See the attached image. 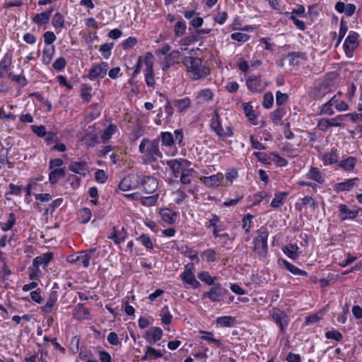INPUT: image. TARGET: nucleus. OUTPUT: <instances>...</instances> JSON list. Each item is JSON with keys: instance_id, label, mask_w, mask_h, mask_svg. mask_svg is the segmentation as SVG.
Here are the masks:
<instances>
[{"instance_id": "27", "label": "nucleus", "mask_w": 362, "mask_h": 362, "mask_svg": "<svg viewBox=\"0 0 362 362\" xmlns=\"http://www.w3.org/2000/svg\"><path fill=\"white\" fill-rule=\"evenodd\" d=\"M57 301V293L53 291L50 293L48 299L46 301L45 305L41 309L45 313H50L52 311L54 306L56 305Z\"/></svg>"}, {"instance_id": "35", "label": "nucleus", "mask_w": 362, "mask_h": 362, "mask_svg": "<svg viewBox=\"0 0 362 362\" xmlns=\"http://www.w3.org/2000/svg\"><path fill=\"white\" fill-rule=\"evenodd\" d=\"M221 178L218 175H213L208 177H203L201 180L207 187H214L219 185L221 182Z\"/></svg>"}, {"instance_id": "28", "label": "nucleus", "mask_w": 362, "mask_h": 362, "mask_svg": "<svg viewBox=\"0 0 362 362\" xmlns=\"http://www.w3.org/2000/svg\"><path fill=\"white\" fill-rule=\"evenodd\" d=\"M306 177L317 182L319 184H322L325 182V177L321 174L320 170L315 167H311L310 170L306 174Z\"/></svg>"}, {"instance_id": "6", "label": "nucleus", "mask_w": 362, "mask_h": 362, "mask_svg": "<svg viewBox=\"0 0 362 362\" xmlns=\"http://www.w3.org/2000/svg\"><path fill=\"white\" fill-rule=\"evenodd\" d=\"M207 292L202 295L203 298H209L211 302L220 301L224 296L228 293V291L223 288L221 284H214Z\"/></svg>"}, {"instance_id": "19", "label": "nucleus", "mask_w": 362, "mask_h": 362, "mask_svg": "<svg viewBox=\"0 0 362 362\" xmlns=\"http://www.w3.org/2000/svg\"><path fill=\"white\" fill-rule=\"evenodd\" d=\"M358 181L357 177L347 179L342 182L336 183L334 185V190L337 192L349 191Z\"/></svg>"}, {"instance_id": "4", "label": "nucleus", "mask_w": 362, "mask_h": 362, "mask_svg": "<svg viewBox=\"0 0 362 362\" xmlns=\"http://www.w3.org/2000/svg\"><path fill=\"white\" fill-rule=\"evenodd\" d=\"M269 316L278 326L280 333L284 334L290 321L286 312L279 308H273L269 311Z\"/></svg>"}, {"instance_id": "41", "label": "nucleus", "mask_w": 362, "mask_h": 362, "mask_svg": "<svg viewBox=\"0 0 362 362\" xmlns=\"http://www.w3.org/2000/svg\"><path fill=\"white\" fill-rule=\"evenodd\" d=\"M92 87L86 83L82 84L81 88V97L85 102H89L91 100Z\"/></svg>"}, {"instance_id": "26", "label": "nucleus", "mask_w": 362, "mask_h": 362, "mask_svg": "<svg viewBox=\"0 0 362 362\" xmlns=\"http://www.w3.org/2000/svg\"><path fill=\"white\" fill-rule=\"evenodd\" d=\"M299 247L296 244H288L285 245L282 250L284 253L291 259H296L299 257Z\"/></svg>"}, {"instance_id": "12", "label": "nucleus", "mask_w": 362, "mask_h": 362, "mask_svg": "<svg viewBox=\"0 0 362 362\" xmlns=\"http://www.w3.org/2000/svg\"><path fill=\"white\" fill-rule=\"evenodd\" d=\"M140 187L146 194L154 193L158 187V180L152 176L141 175Z\"/></svg>"}, {"instance_id": "55", "label": "nucleus", "mask_w": 362, "mask_h": 362, "mask_svg": "<svg viewBox=\"0 0 362 362\" xmlns=\"http://www.w3.org/2000/svg\"><path fill=\"white\" fill-rule=\"evenodd\" d=\"M199 40L197 33H192L180 41L181 45H189Z\"/></svg>"}, {"instance_id": "50", "label": "nucleus", "mask_w": 362, "mask_h": 362, "mask_svg": "<svg viewBox=\"0 0 362 362\" xmlns=\"http://www.w3.org/2000/svg\"><path fill=\"white\" fill-rule=\"evenodd\" d=\"M137 241H139L146 249L151 250L153 247L150 237L146 234H142L136 238Z\"/></svg>"}, {"instance_id": "11", "label": "nucleus", "mask_w": 362, "mask_h": 362, "mask_svg": "<svg viewBox=\"0 0 362 362\" xmlns=\"http://www.w3.org/2000/svg\"><path fill=\"white\" fill-rule=\"evenodd\" d=\"M194 269L193 264H187L185 267L184 272L180 274V278L184 282L191 286L192 288H197L200 286V283L196 279L194 275Z\"/></svg>"}, {"instance_id": "2", "label": "nucleus", "mask_w": 362, "mask_h": 362, "mask_svg": "<svg viewBox=\"0 0 362 362\" xmlns=\"http://www.w3.org/2000/svg\"><path fill=\"white\" fill-rule=\"evenodd\" d=\"M258 235L253 240L254 250L261 257H265L268 252L267 239L269 232L266 227L257 230Z\"/></svg>"}, {"instance_id": "17", "label": "nucleus", "mask_w": 362, "mask_h": 362, "mask_svg": "<svg viewBox=\"0 0 362 362\" xmlns=\"http://www.w3.org/2000/svg\"><path fill=\"white\" fill-rule=\"evenodd\" d=\"M180 57V52L178 50L172 51L168 54L162 62V69L168 70L174 63H175Z\"/></svg>"}, {"instance_id": "10", "label": "nucleus", "mask_w": 362, "mask_h": 362, "mask_svg": "<svg viewBox=\"0 0 362 362\" xmlns=\"http://www.w3.org/2000/svg\"><path fill=\"white\" fill-rule=\"evenodd\" d=\"M167 165L170 168L175 177H179L182 171L187 170L189 162L186 159H171L167 161Z\"/></svg>"}, {"instance_id": "43", "label": "nucleus", "mask_w": 362, "mask_h": 362, "mask_svg": "<svg viewBox=\"0 0 362 362\" xmlns=\"http://www.w3.org/2000/svg\"><path fill=\"white\" fill-rule=\"evenodd\" d=\"M91 216V210L88 208H83L78 212L79 221L83 224L86 223L90 220Z\"/></svg>"}, {"instance_id": "40", "label": "nucleus", "mask_w": 362, "mask_h": 362, "mask_svg": "<svg viewBox=\"0 0 362 362\" xmlns=\"http://www.w3.org/2000/svg\"><path fill=\"white\" fill-rule=\"evenodd\" d=\"M338 156L337 150L332 149L330 152L326 153L323 156L324 165H332L337 163Z\"/></svg>"}, {"instance_id": "63", "label": "nucleus", "mask_w": 362, "mask_h": 362, "mask_svg": "<svg viewBox=\"0 0 362 362\" xmlns=\"http://www.w3.org/2000/svg\"><path fill=\"white\" fill-rule=\"evenodd\" d=\"M288 100V95L286 93H283L278 90L276 93V103L281 107L283 104L286 103Z\"/></svg>"}, {"instance_id": "9", "label": "nucleus", "mask_w": 362, "mask_h": 362, "mask_svg": "<svg viewBox=\"0 0 362 362\" xmlns=\"http://www.w3.org/2000/svg\"><path fill=\"white\" fill-rule=\"evenodd\" d=\"M358 34L357 33L351 31L345 39L343 48L346 57L349 58L353 57L354 50L358 46Z\"/></svg>"}, {"instance_id": "34", "label": "nucleus", "mask_w": 362, "mask_h": 362, "mask_svg": "<svg viewBox=\"0 0 362 362\" xmlns=\"http://www.w3.org/2000/svg\"><path fill=\"white\" fill-rule=\"evenodd\" d=\"M214 94L212 91L209 89H203L197 93V99L199 103H204L212 100Z\"/></svg>"}, {"instance_id": "54", "label": "nucleus", "mask_w": 362, "mask_h": 362, "mask_svg": "<svg viewBox=\"0 0 362 362\" xmlns=\"http://www.w3.org/2000/svg\"><path fill=\"white\" fill-rule=\"evenodd\" d=\"M243 109L246 117L250 121H255L257 118L253 107L248 103H243Z\"/></svg>"}, {"instance_id": "45", "label": "nucleus", "mask_w": 362, "mask_h": 362, "mask_svg": "<svg viewBox=\"0 0 362 362\" xmlns=\"http://www.w3.org/2000/svg\"><path fill=\"white\" fill-rule=\"evenodd\" d=\"M49 18L48 13L42 12L36 14L33 21L37 25H44L49 22Z\"/></svg>"}, {"instance_id": "24", "label": "nucleus", "mask_w": 362, "mask_h": 362, "mask_svg": "<svg viewBox=\"0 0 362 362\" xmlns=\"http://www.w3.org/2000/svg\"><path fill=\"white\" fill-rule=\"evenodd\" d=\"M329 103L338 111H346L349 110V105L344 100H341V93L335 94L330 100Z\"/></svg>"}, {"instance_id": "8", "label": "nucleus", "mask_w": 362, "mask_h": 362, "mask_svg": "<svg viewBox=\"0 0 362 362\" xmlns=\"http://www.w3.org/2000/svg\"><path fill=\"white\" fill-rule=\"evenodd\" d=\"M95 251V248H93L86 251H81L77 254L69 255L66 259L70 263L81 262L84 267H88L90 264V259H91L92 254Z\"/></svg>"}, {"instance_id": "52", "label": "nucleus", "mask_w": 362, "mask_h": 362, "mask_svg": "<svg viewBox=\"0 0 362 362\" xmlns=\"http://www.w3.org/2000/svg\"><path fill=\"white\" fill-rule=\"evenodd\" d=\"M158 194H155L148 197H144L140 199L141 203L144 206H153L157 202Z\"/></svg>"}, {"instance_id": "57", "label": "nucleus", "mask_w": 362, "mask_h": 362, "mask_svg": "<svg viewBox=\"0 0 362 362\" xmlns=\"http://www.w3.org/2000/svg\"><path fill=\"white\" fill-rule=\"evenodd\" d=\"M198 278L208 285L211 286L215 284V278L211 277L208 272H202L198 274Z\"/></svg>"}, {"instance_id": "47", "label": "nucleus", "mask_w": 362, "mask_h": 362, "mask_svg": "<svg viewBox=\"0 0 362 362\" xmlns=\"http://www.w3.org/2000/svg\"><path fill=\"white\" fill-rule=\"evenodd\" d=\"M200 333L202 334L201 337L202 339L212 342L218 347L221 346V341L219 339L214 338V334L212 332L201 331Z\"/></svg>"}, {"instance_id": "15", "label": "nucleus", "mask_w": 362, "mask_h": 362, "mask_svg": "<svg viewBox=\"0 0 362 362\" xmlns=\"http://www.w3.org/2000/svg\"><path fill=\"white\" fill-rule=\"evenodd\" d=\"M246 84L249 90L252 92H261L265 88V84L261 78L256 76H250L246 81Z\"/></svg>"}, {"instance_id": "62", "label": "nucleus", "mask_w": 362, "mask_h": 362, "mask_svg": "<svg viewBox=\"0 0 362 362\" xmlns=\"http://www.w3.org/2000/svg\"><path fill=\"white\" fill-rule=\"evenodd\" d=\"M112 47V43H105L100 46L99 50L103 52V55L105 58L108 59L111 54Z\"/></svg>"}, {"instance_id": "31", "label": "nucleus", "mask_w": 362, "mask_h": 362, "mask_svg": "<svg viewBox=\"0 0 362 362\" xmlns=\"http://www.w3.org/2000/svg\"><path fill=\"white\" fill-rule=\"evenodd\" d=\"M288 58L291 65L297 66L300 64V59H306V54L301 52H293L288 54Z\"/></svg>"}, {"instance_id": "53", "label": "nucleus", "mask_w": 362, "mask_h": 362, "mask_svg": "<svg viewBox=\"0 0 362 362\" xmlns=\"http://www.w3.org/2000/svg\"><path fill=\"white\" fill-rule=\"evenodd\" d=\"M163 356V354L161 351L156 350L151 346H147L144 358L148 357L151 358H158L162 357Z\"/></svg>"}, {"instance_id": "46", "label": "nucleus", "mask_w": 362, "mask_h": 362, "mask_svg": "<svg viewBox=\"0 0 362 362\" xmlns=\"http://www.w3.org/2000/svg\"><path fill=\"white\" fill-rule=\"evenodd\" d=\"M162 144L166 146H172L174 144L173 135L168 132H162L160 134V139Z\"/></svg>"}, {"instance_id": "21", "label": "nucleus", "mask_w": 362, "mask_h": 362, "mask_svg": "<svg viewBox=\"0 0 362 362\" xmlns=\"http://www.w3.org/2000/svg\"><path fill=\"white\" fill-rule=\"evenodd\" d=\"M339 217L340 219L344 221L346 219H353L358 216V210H351L348 208L345 204H340L339 206Z\"/></svg>"}, {"instance_id": "59", "label": "nucleus", "mask_w": 362, "mask_h": 362, "mask_svg": "<svg viewBox=\"0 0 362 362\" xmlns=\"http://www.w3.org/2000/svg\"><path fill=\"white\" fill-rule=\"evenodd\" d=\"M323 313L322 311L308 315L305 318V324L309 325L317 322L322 317Z\"/></svg>"}, {"instance_id": "48", "label": "nucleus", "mask_w": 362, "mask_h": 362, "mask_svg": "<svg viewBox=\"0 0 362 362\" xmlns=\"http://www.w3.org/2000/svg\"><path fill=\"white\" fill-rule=\"evenodd\" d=\"M16 223V217L13 213H10L8 214V218L6 222L1 223V228L4 231H7L13 226Z\"/></svg>"}, {"instance_id": "33", "label": "nucleus", "mask_w": 362, "mask_h": 362, "mask_svg": "<svg viewBox=\"0 0 362 362\" xmlns=\"http://www.w3.org/2000/svg\"><path fill=\"white\" fill-rule=\"evenodd\" d=\"M356 161L357 160L355 157L349 156L347 158L341 160L339 163V166L344 170L351 171L354 168Z\"/></svg>"}, {"instance_id": "7", "label": "nucleus", "mask_w": 362, "mask_h": 362, "mask_svg": "<svg viewBox=\"0 0 362 362\" xmlns=\"http://www.w3.org/2000/svg\"><path fill=\"white\" fill-rule=\"evenodd\" d=\"M141 175L131 174L122 179L119 184V188L122 191H128L140 187Z\"/></svg>"}, {"instance_id": "25", "label": "nucleus", "mask_w": 362, "mask_h": 362, "mask_svg": "<svg viewBox=\"0 0 362 362\" xmlns=\"http://www.w3.org/2000/svg\"><path fill=\"white\" fill-rule=\"evenodd\" d=\"M163 335V331L160 327H152L147 332V340L149 343H155L160 340Z\"/></svg>"}, {"instance_id": "29", "label": "nucleus", "mask_w": 362, "mask_h": 362, "mask_svg": "<svg viewBox=\"0 0 362 362\" xmlns=\"http://www.w3.org/2000/svg\"><path fill=\"white\" fill-rule=\"evenodd\" d=\"M288 192H276L274 195V199H272V202H271V206L273 207V208H279L280 206H281L284 202H285V199L286 198L288 197Z\"/></svg>"}, {"instance_id": "3", "label": "nucleus", "mask_w": 362, "mask_h": 362, "mask_svg": "<svg viewBox=\"0 0 362 362\" xmlns=\"http://www.w3.org/2000/svg\"><path fill=\"white\" fill-rule=\"evenodd\" d=\"M160 138L151 140L147 146L146 153L143 156V163L146 165L152 164L159 158H162L163 154L159 149Z\"/></svg>"}, {"instance_id": "13", "label": "nucleus", "mask_w": 362, "mask_h": 362, "mask_svg": "<svg viewBox=\"0 0 362 362\" xmlns=\"http://www.w3.org/2000/svg\"><path fill=\"white\" fill-rule=\"evenodd\" d=\"M152 59V54L148 52L145 57V81L148 87H153L155 85Z\"/></svg>"}, {"instance_id": "32", "label": "nucleus", "mask_w": 362, "mask_h": 362, "mask_svg": "<svg viewBox=\"0 0 362 362\" xmlns=\"http://www.w3.org/2000/svg\"><path fill=\"white\" fill-rule=\"evenodd\" d=\"M65 170L64 168H55L52 170L49 174V180L51 184H55L57 181L65 176Z\"/></svg>"}, {"instance_id": "30", "label": "nucleus", "mask_w": 362, "mask_h": 362, "mask_svg": "<svg viewBox=\"0 0 362 362\" xmlns=\"http://www.w3.org/2000/svg\"><path fill=\"white\" fill-rule=\"evenodd\" d=\"M161 218L168 223H173L176 219V213L169 209H162L160 211Z\"/></svg>"}, {"instance_id": "23", "label": "nucleus", "mask_w": 362, "mask_h": 362, "mask_svg": "<svg viewBox=\"0 0 362 362\" xmlns=\"http://www.w3.org/2000/svg\"><path fill=\"white\" fill-rule=\"evenodd\" d=\"M279 264L283 265L287 270H288L290 272H291L294 275H299V276H307L308 273L304 271L298 269L296 266L293 265L290 262H288L287 260L284 259H279L278 260Z\"/></svg>"}, {"instance_id": "18", "label": "nucleus", "mask_w": 362, "mask_h": 362, "mask_svg": "<svg viewBox=\"0 0 362 362\" xmlns=\"http://www.w3.org/2000/svg\"><path fill=\"white\" fill-rule=\"evenodd\" d=\"M223 230V228L221 227L217 230H213V235L215 238H218L220 239V243L223 247H225L228 245V243H232L235 239V237L230 236L227 233H222Z\"/></svg>"}, {"instance_id": "61", "label": "nucleus", "mask_w": 362, "mask_h": 362, "mask_svg": "<svg viewBox=\"0 0 362 362\" xmlns=\"http://www.w3.org/2000/svg\"><path fill=\"white\" fill-rule=\"evenodd\" d=\"M220 221V218L216 215L212 214L211 218L209 219V224L206 225L207 228L212 227L214 230H217L219 228L222 227L221 226L218 225V223Z\"/></svg>"}, {"instance_id": "64", "label": "nucleus", "mask_w": 362, "mask_h": 362, "mask_svg": "<svg viewBox=\"0 0 362 362\" xmlns=\"http://www.w3.org/2000/svg\"><path fill=\"white\" fill-rule=\"evenodd\" d=\"M230 37L233 40L242 42H245L249 40V35L247 34L240 32L232 33Z\"/></svg>"}, {"instance_id": "5", "label": "nucleus", "mask_w": 362, "mask_h": 362, "mask_svg": "<svg viewBox=\"0 0 362 362\" xmlns=\"http://www.w3.org/2000/svg\"><path fill=\"white\" fill-rule=\"evenodd\" d=\"M210 126L220 137H230L233 135V132L230 127H227L226 131L223 129L221 125L220 115L217 111H214L213 114L212 118L210 121Z\"/></svg>"}, {"instance_id": "20", "label": "nucleus", "mask_w": 362, "mask_h": 362, "mask_svg": "<svg viewBox=\"0 0 362 362\" xmlns=\"http://www.w3.org/2000/svg\"><path fill=\"white\" fill-rule=\"evenodd\" d=\"M127 235V233L124 227L119 231H117L115 227H112V231L108 235V238L112 240L115 244H119L124 241Z\"/></svg>"}, {"instance_id": "37", "label": "nucleus", "mask_w": 362, "mask_h": 362, "mask_svg": "<svg viewBox=\"0 0 362 362\" xmlns=\"http://www.w3.org/2000/svg\"><path fill=\"white\" fill-rule=\"evenodd\" d=\"M286 114L285 108L283 107H279L270 114L272 121L274 124H279L281 119Z\"/></svg>"}, {"instance_id": "36", "label": "nucleus", "mask_w": 362, "mask_h": 362, "mask_svg": "<svg viewBox=\"0 0 362 362\" xmlns=\"http://www.w3.org/2000/svg\"><path fill=\"white\" fill-rule=\"evenodd\" d=\"M235 318L232 316H223L216 319V324L222 327H232L235 323Z\"/></svg>"}, {"instance_id": "22", "label": "nucleus", "mask_w": 362, "mask_h": 362, "mask_svg": "<svg viewBox=\"0 0 362 362\" xmlns=\"http://www.w3.org/2000/svg\"><path fill=\"white\" fill-rule=\"evenodd\" d=\"M52 258L53 254L52 252L45 253L42 255L35 257L33 260V266L38 268L40 266H42L43 268H45L49 262L52 259Z\"/></svg>"}, {"instance_id": "58", "label": "nucleus", "mask_w": 362, "mask_h": 362, "mask_svg": "<svg viewBox=\"0 0 362 362\" xmlns=\"http://www.w3.org/2000/svg\"><path fill=\"white\" fill-rule=\"evenodd\" d=\"M186 30V25L185 23L183 21H178L175 25V37H180L182 36Z\"/></svg>"}, {"instance_id": "49", "label": "nucleus", "mask_w": 362, "mask_h": 362, "mask_svg": "<svg viewBox=\"0 0 362 362\" xmlns=\"http://www.w3.org/2000/svg\"><path fill=\"white\" fill-rule=\"evenodd\" d=\"M54 49L53 47H51V48L47 47V48L44 49V50L42 52V60L45 64H46V65L49 64V63L52 61V57L54 54Z\"/></svg>"}, {"instance_id": "42", "label": "nucleus", "mask_w": 362, "mask_h": 362, "mask_svg": "<svg viewBox=\"0 0 362 362\" xmlns=\"http://www.w3.org/2000/svg\"><path fill=\"white\" fill-rule=\"evenodd\" d=\"M190 103V100L187 97L182 99L175 100L173 101V105L177 109L178 112H182L189 107Z\"/></svg>"}, {"instance_id": "1", "label": "nucleus", "mask_w": 362, "mask_h": 362, "mask_svg": "<svg viewBox=\"0 0 362 362\" xmlns=\"http://www.w3.org/2000/svg\"><path fill=\"white\" fill-rule=\"evenodd\" d=\"M182 63L193 80H198L209 74V69L202 66V62L198 57H185Z\"/></svg>"}, {"instance_id": "56", "label": "nucleus", "mask_w": 362, "mask_h": 362, "mask_svg": "<svg viewBox=\"0 0 362 362\" xmlns=\"http://www.w3.org/2000/svg\"><path fill=\"white\" fill-rule=\"evenodd\" d=\"M269 158L273 160V162L279 167L286 166L288 163L287 160L284 158L281 157L276 153H271L269 154Z\"/></svg>"}, {"instance_id": "38", "label": "nucleus", "mask_w": 362, "mask_h": 362, "mask_svg": "<svg viewBox=\"0 0 362 362\" xmlns=\"http://www.w3.org/2000/svg\"><path fill=\"white\" fill-rule=\"evenodd\" d=\"M194 173L195 171L192 168H187V170L182 171V173L180 175L181 183L183 185L190 184Z\"/></svg>"}, {"instance_id": "14", "label": "nucleus", "mask_w": 362, "mask_h": 362, "mask_svg": "<svg viewBox=\"0 0 362 362\" xmlns=\"http://www.w3.org/2000/svg\"><path fill=\"white\" fill-rule=\"evenodd\" d=\"M107 69L108 64L107 62L94 64L88 71V78L92 81L97 78H103L106 75Z\"/></svg>"}, {"instance_id": "39", "label": "nucleus", "mask_w": 362, "mask_h": 362, "mask_svg": "<svg viewBox=\"0 0 362 362\" xmlns=\"http://www.w3.org/2000/svg\"><path fill=\"white\" fill-rule=\"evenodd\" d=\"M64 17L59 12L56 13L52 20V24L55 29H61L64 27Z\"/></svg>"}, {"instance_id": "16", "label": "nucleus", "mask_w": 362, "mask_h": 362, "mask_svg": "<svg viewBox=\"0 0 362 362\" xmlns=\"http://www.w3.org/2000/svg\"><path fill=\"white\" fill-rule=\"evenodd\" d=\"M69 170L74 173L86 176L88 170V165L85 161H72L69 164Z\"/></svg>"}, {"instance_id": "51", "label": "nucleus", "mask_w": 362, "mask_h": 362, "mask_svg": "<svg viewBox=\"0 0 362 362\" xmlns=\"http://www.w3.org/2000/svg\"><path fill=\"white\" fill-rule=\"evenodd\" d=\"M117 127L115 124H110L103 132L102 134V139L103 141H107L115 133Z\"/></svg>"}, {"instance_id": "60", "label": "nucleus", "mask_w": 362, "mask_h": 362, "mask_svg": "<svg viewBox=\"0 0 362 362\" xmlns=\"http://www.w3.org/2000/svg\"><path fill=\"white\" fill-rule=\"evenodd\" d=\"M325 337L328 339H334L336 341H340L343 338L342 334L337 330H330L326 332Z\"/></svg>"}, {"instance_id": "44", "label": "nucleus", "mask_w": 362, "mask_h": 362, "mask_svg": "<svg viewBox=\"0 0 362 362\" xmlns=\"http://www.w3.org/2000/svg\"><path fill=\"white\" fill-rule=\"evenodd\" d=\"M11 62L9 61H7L6 59L4 57L3 59L0 62V78H4L6 76L8 77V73L9 71V66Z\"/></svg>"}]
</instances>
